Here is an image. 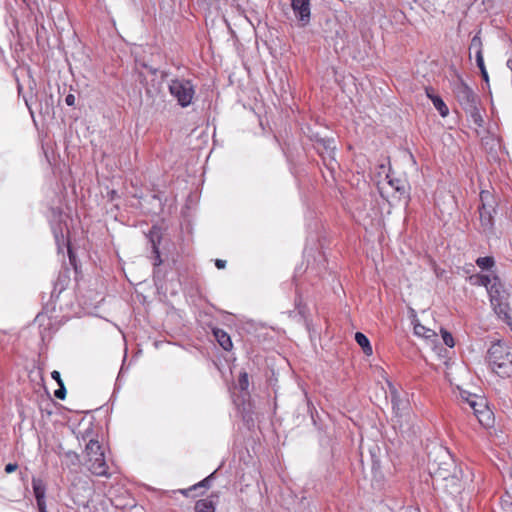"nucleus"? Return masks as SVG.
Returning <instances> with one entry per match:
<instances>
[{
  "label": "nucleus",
  "instance_id": "393cba45",
  "mask_svg": "<svg viewBox=\"0 0 512 512\" xmlns=\"http://www.w3.org/2000/svg\"><path fill=\"white\" fill-rule=\"evenodd\" d=\"M414 333L418 336L424 337L426 339L432 337L435 335V333L430 330L429 328H426L424 325L417 323L414 325Z\"/></svg>",
  "mask_w": 512,
  "mask_h": 512
},
{
  "label": "nucleus",
  "instance_id": "7ed1b4c3",
  "mask_svg": "<svg viewBox=\"0 0 512 512\" xmlns=\"http://www.w3.org/2000/svg\"><path fill=\"white\" fill-rule=\"evenodd\" d=\"M490 197L491 195L488 191H481V205L478 207L481 228L486 235L494 233V214L496 209L492 204L487 203Z\"/></svg>",
  "mask_w": 512,
  "mask_h": 512
},
{
  "label": "nucleus",
  "instance_id": "f257e3e1",
  "mask_svg": "<svg viewBox=\"0 0 512 512\" xmlns=\"http://www.w3.org/2000/svg\"><path fill=\"white\" fill-rule=\"evenodd\" d=\"M486 360L494 373L501 378L512 376V347L498 340L487 351Z\"/></svg>",
  "mask_w": 512,
  "mask_h": 512
},
{
  "label": "nucleus",
  "instance_id": "6ab92c4d",
  "mask_svg": "<svg viewBox=\"0 0 512 512\" xmlns=\"http://www.w3.org/2000/svg\"><path fill=\"white\" fill-rule=\"evenodd\" d=\"M85 452L88 457V460L93 457H96L97 454L104 453L102 451V446L100 445L99 441L94 438H90L89 442H87L85 446Z\"/></svg>",
  "mask_w": 512,
  "mask_h": 512
},
{
  "label": "nucleus",
  "instance_id": "1a4fd4ad",
  "mask_svg": "<svg viewBox=\"0 0 512 512\" xmlns=\"http://www.w3.org/2000/svg\"><path fill=\"white\" fill-rule=\"evenodd\" d=\"M487 292L491 303H494V301L506 300L507 293L498 275H494L492 277V282L488 286Z\"/></svg>",
  "mask_w": 512,
  "mask_h": 512
},
{
  "label": "nucleus",
  "instance_id": "0eeeda50",
  "mask_svg": "<svg viewBox=\"0 0 512 512\" xmlns=\"http://www.w3.org/2000/svg\"><path fill=\"white\" fill-rule=\"evenodd\" d=\"M311 0H291V7L301 26L309 24L311 19Z\"/></svg>",
  "mask_w": 512,
  "mask_h": 512
},
{
  "label": "nucleus",
  "instance_id": "a19ab883",
  "mask_svg": "<svg viewBox=\"0 0 512 512\" xmlns=\"http://www.w3.org/2000/svg\"><path fill=\"white\" fill-rule=\"evenodd\" d=\"M506 491L508 492L509 496H511V498H512V486L510 488H508Z\"/></svg>",
  "mask_w": 512,
  "mask_h": 512
},
{
  "label": "nucleus",
  "instance_id": "58836bf2",
  "mask_svg": "<svg viewBox=\"0 0 512 512\" xmlns=\"http://www.w3.org/2000/svg\"><path fill=\"white\" fill-rule=\"evenodd\" d=\"M142 66L146 68L151 74L156 75L158 69L152 66H148L147 64L143 63Z\"/></svg>",
  "mask_w": 512,
  "mask_h": 512
},
{
  "label": "nucleus",
  "instance_id": "4c0bfd02",
  "mask_svg": "<svg viewBox=\"0 0 512 512\" xmlns=\"http://www.w3.org/2000/svg\"><path fill=\"white\" fill-rule=\"evenodd\" d=\"M215 266H216L218 269H223V268H225V266H226V261H225V260H222V259H216V260H215Z\"/></svg>",
  "mask_w": 512,
  "mask_h": 512
},
{
  "label": "nucleus",
  "instance_id": "cd10ccee",
  "mask_svg": "<svg viewBox=\"0 0 512 512\" xmlns=\"http://www.w3.org/2000/svg\"><path fill=\"white\" fill-rule=\"evenodd\" d=\"M479 34H480V32H478L476 35H474V37L471 39V43H470V47H469L470 51L471 50L475 51V56L478 55V52L480 54H483L482 41H481Z\"/></svg>",
  "mask_w": 512,
  "mask_h": 512
},
{
  "label": "nucleus",
  "instance_id": "e433bc0d",
  "mask_svg": "<svg viewBox=\"0 0 512 512\" xmlns=\"http://www.w3.org/2000/svg\"><path fill=\"white\" fill-rule=\"evenodd\" d=\"M193 491H197L196 488H193V485L186 489H180L179 492L185 497H190Z\"/></svg>",
  "mask_w": 512,
  "mask_h": 512
},
{
  "label": "nucleus",
  "instance_id": "423d86ee",
  "mask_svg": "<svg viewBox=\"0 0 512 512\" xmlns=\"http://www.w3.org/2000/svg\"><path fill=\"white\" fill-rule=\"evenodd\" d=\"M312 140L316 143V151L325 161V154L330 157L329 163H325L326 167L333 172L334 165L336 163L333 154L335 147L333 146L334 140L330 138H321L318 135H315Z\"/></svg>",
  "mask_w": 512,
  "mask_h": 512
},
{
  "label": "nucleus",
  "instance_id": "c9c22d12",
  "mask_svg": "<svg viewBox=\"0 0 512 512\" xmlns=\"http://www.w3.org/2000/svg\"><path fill=\"white\" fill-rule=\"evenodd\" d=\"M75 101H76V98H75V95L74 94H68L66 97H65V103L68 105V106H74L75 105Z\"/></svg>",
  "mask_w": 512,
  "mask_h": 512
},
{
  "label": "nucleus",
  "instance_id": "c756f323",
  "mask_svg": "<svg viewBox=\"0 0 512 512\" xmlns=\"http://www.w3.org/2000/svg\"><path fill=\"white\" fill-rule=\"evenodd\" d=\"M441 335H442L443 342L446 346H448L450 348L454 347V345H455L454 338L450 332L441 328Z\"/></svg>",
  "mask_w": 512,
  "mask_h": 512
},
{
  "label": "nucleus",
  "instance_id": "f8f14e48",
  "mask_svg": "<svg viewBox=\"0 0 512 512\" xmlns=\"http://www.w3.org/2000/svg\"><path fill=\"white\" fill-rule=\"evenodd\" d=\"M32 488L33 493L36 499V504L38 509H42L46 507L45 494H46V484L40 478L33 477L32 478Z\"/></svg>",
  "mask_w": 512,
  "mask_h": 512
},
{
  "label": "nucleus",
  "instance_id": "bb28decb",
  "mask_svg": "<svg viewBox=\"0 0 512 512\" xmlns=\"http://www.w3.org/2000/svg\"><path fill=\"white\" fill-rule=\"evenodd\" d=\"M499 504L502 512H512V498L509 496L507 491L504 496L500 497Z\"/></svg>",
  "mask_w": 512,
  "mask_h": 512
},
{
  "label": "nucleus",
  "instance_id": "dca6fc26",
  "mask_svg": "<svg viewBox=\"0 0 512 512\" xmlns=\"http://www.w3.org/2000/svg\"><path fill=\"white\" fill-rule=\"evenodd\" d=\"M213 335L217 340L218 344L225 350L230 351L233 347L232 340L227 332L223 329L215 328L213 329Z\"/></svg>",
  "mask_w": 512,
  "mask_h": 512
},
{
  "label": "nucleus",
  "instance_id": "9b49d317",
  "mask_svg": "<svg viewBox=\"0 0 512 512\" xmlns=\"http://www.w3.org/2000/svg\"><path fill=\"white\" fill-rule=\"evenodd\" d=\"M161 236L158 233H155L154 231L150 232V242L152 245V259H153V266H154V278L158 276L159 269L158 267L162 264V259L159 251V244H160Z\"/></svg>",
  "mask_w": 512,
  "mask_h": 512
},
{
  "label": "nucleus",
  "instance_id": "39448f33",
  "mask_svg": "<svg viewBox=\"0 0 512 512\" xmlns=\"http://www.w3.org/2000/svg\"><path fill=\"white\" fill-rule=\"evenodd\" d=\"M466 403L482 426L490 427L493 424V412L487 406L485 399L473 395L466 399Z\"/></svg>",
  "mask_w": 512,
  "mask_h": 512
},
{
  "label": "nucleus",
  "instance_id": "5701e85b",
  "mask_svg": "<svg viewBox=\"0 0 512 512\" xmlns=\"http://www.w3.org/2000/svg\"><path fill=\"white\" fill-rule=\"evenodd\" d=\"M237 387L240 391L248 393L249 388V376L245 371L240 372L237 380Z\"/></svg>",
  "mask_w": 512,
  "mask_h": 512
},
{
  "label": "nucleus",
  "instance_id": "2eb2a0df",
  "mask_svg": "<svg viewBox=\"0 0 512 512\" xmlns=\"http://www.w3.org/2000/svg\"><path fill=\"white\" fill-rule=\"evenodd\" d=\"M493 310L508 326H512V316L510 314V307L506 300L494 301L491 303Z\"/></svg>",
  "mask_w": 512,
  "mask_h": 512
},
{
  "label": "nucleus",
  "instance_id": "20e7f679",
  "mask_svg": "<svg viewBox=\"0 0 512 512\" xmlns=\"http://www.w3.org/2000/svg\"><path fill=\"white\" fill-rule=\"evenodd\" d=\"M453 93L463 110H473L478 105L477 95L460 76L453 84Z\"/></svg>",
  "mask_w": 512,
  "mask_h": 512
},
{
  "label": "nucleus",
  "instance_id": "a211bd4d",
  "mask_svg": "<svg viewBox=\"0 0 512 512\" xmlns=\"http://www.w3.org/2000/svg\"><path fill=\"white\" fill-rule=\"evenodd\" d=\"M467 281L472 286H483L487 289L490 283L492 282V277H490L489 275L477 273L470 275L467 278Z\"/></svg>",
  "mask_w": 512,
  "mask_h": 512
},
{
  "label": "nucleus",
  "instance_id": "7c9ffc66",
  "mask_svg": "<svg viewBox=\"0 0 512 512\" xmlns=\"http://www.w3.org/2000/svg\"><path fill=\"white\" fill-rule=\"evenodd\" d=\"M93 429L91 427L87 428L84 432H79L77 435L78 440L88 441L90 438H93Z\"/></svg>",
  "mask_w": 512,
  "mask_h": 512
},
{
  "label": "nucleus",
  "instance_id": "f704fd0d",
  "mask_svg": "<svg viewBox=\"0 0 512 512\" xmlns=\"http://www.w3.org/2000/svg\"><path fill=\"white\" fill-rule=\"evenodd\" d=\"M51 377L57 382L58 386L61 385V383H64L61 378L60 372L57 370L52 371Z\"/></svg>",
  "mask_w": 512,
  "mask_h": 512
},
{
  "label": "nucleus",
  "instance_id": "6e6552de",
  "mask_svg": "<svg viewBox=\"0 0 512 512\" xmlns=\"http://www.w3.org/2000/svg\"><path fill=\"white\" fill-rule=\"evenodd\" d=\"M390 398L392 409L396 417H402L408 414L410 409L409 400L405 397H401L397 389L389 384Z\"/></svg>",
  "mask_w": 512,
  "mask_h": 512
},
{
  "label": "nucleus",
  "instance_id": "37998d69",
  "mask_svg": "<svg viewBox=\"0 0 512 512\" xmlns=\"http://www.w3.org/2000/svg\"><path fill=\"white\" fill-rule=\"evenodd\" d=\"M473 268V265L472 264H469V268H467V272H469L471 269Z\"/></svg>",
  "mask_w": 512,
  "mask_h": 512
},
{
  "label": "nucleus",
  "instance_id": "2f4dec72",
  "mask_svg": "<svg viewBox=\"0 0 512 512\" xmlns=\"http://www.w3.org/2000/svg\"><path fill=\"white\" fill-rule=\"evenodd\" d=\"M54 395L57 399L64 400L66 396V388L64 386V383H61L59 385V388L55 390Z\"/></svg>",
  "mask_w": 512,
  "mask_h": 512
},
{
  "label": "nucleus",
  "instance_id": "412c9836",
  "mask_svg": "<svg viewBox=\"0 0 512 512\" xmlns=\"http://www.w3.org/2000/svg\"><path fill=\"white\" fill-rule=\"evenodd\" d=\"M195 512H215V504L210 498L200 499L195 503Z\"/></svg>",
  "mask_w": 512,
  "mask_h": 512
},
{
  "label": "nucleus",
  "instance_id": "4468645a",
  "mask_svg": "<svg viewBox=\"0 0 512 512\" xmlns=\"http://www.w3.org/2000/svg\"><path fill=\"white\" fill-rule=\"evenodd\" d=\"M388 184L399 194L398 199H404L406 202L410 199V195L408 192L409 185L406 181L398 179V178H390L387 175Z\"/></svg>",
  "mask_w": 512,
  "mask_h": 512
},
{
  "label": "nucleus",
  "instance_id": "f03ea898",
  "mask_svg": "<svg viewBox=\"0 0 512 512\" xmlns=\"http://www.w3.org/2000/svg\"><path fill=\"white\" fill-rule=\"evenodd\" d=\"M169 93L176 99L177 104L186 108L193 102L195 96V85L190 79L177 77L171 79L168 84Z\"/></svg>",
  "mask_w": 512,
  "mask_h": 512
},
{
  "label": "nucleus",
  "instance_id": "ddd939ff",
  "mask_svg": "<svg viewBox=\"0 0 512 512\" xmlns=\"http://www.w3.org/2000/svg\"><path fill=\"white\" fill-rule=\"evenodd\" d=\"M426 96L432 101L435 109L439 112L442 117H446L449 114V109L443 99L435 94L432 87L425 88Z\"/></svg>",
  "mask_w": 512,
  "mask_h": 512
},
{
  "label": "nucleus",
  "instance_id": "4be33fe9",
  "mask_svg": "<svg viewBox=\"0 0 512 512\" xmlns=\"http://www.w3.org/2000/svg\"><path fill=\"white\" fill-rule=\"evenodd\" d=\"M475 263L482 270H490L495 266V259L492 256L478 257Z\"/></svg>",
  "mask_w": 512,
  "mask_h": 512
},
{
  "label": "nucleus",
  "instance_id": "79ce46f5",
  "mask_svg": "<svg viewBox=\"0 0 512 512\" xmlns=\"http://www.w3.org/2000/svg\"><path fill=\"white\" fill-rule=\"evenodd\" d=\"M38 512H47L46 507H43V510L42 509H38Z\"/></svg>",
  "mask_w": 512,
  "mask_h": 512
},
{
  "label": "nucleus",
  "instance_id": "f3484780",
  "mask_svg": "<svg viewBox=\"0 0 512 512\" xmlns=\"http://www.w3.org/2000/svg\"><path fill=\"white\" fill-rule=\"evenodd\" d=\"M58 455L63 459L67 467H77L80 465V456L72 450L64 451L63 453L59 452Z\"/></svg>",
  "mask_w": 512,
  "mask_h": 512
},
{
  "label": "nucleus",
  "instance_id": "aec40b11",
  "mask_svg": "<svg viewBox=\"0 0 512 512\" xmlns=\"http://www.w3.org/2000/svg\"><path fill=\"white\" fill-rule=\"evenodd\" d=\"M355 341L362 348L365 355L370 356L373 353L372 346L367 336L361 332H356Z\"/></svg>",
  "mask_w": 512,
  "mask_h": 512
},
{
  "label": "nucleus",
  "instance_id": "9d476101",
  "mask_svg": "<svg viewBox=\"0 0 512 512\" xmlns=\"http://www.w3.org/2000/svg\"><path fill=\"white\" fill-rule=\"evenodd\" d=\"M88 463L89 470L92 474L104 477L110 476V474L108 473V465L106 463L104 453L97 454L96 457L89 459Z\"/></svg>",
  "mask_w": 512,
  "mask_h": 512
},
{
  "label": "nucleus",
  "instance_id": "72a5a7b5",
  "mask_svg": "<svg viewBox=\"0 0 512 512\" xmlns=\"http://www.w3.org/2000/svg\"><path fill=\"white\" fill-rule=\"evenodd\" d=\"M17 469H18V464H17V463H8V464L5 466V472H6L7 474L13 473V472H15Z\"/></svg>",
  "mask_w": 512,
  "mask_h": 512
},
{
  "label": "nucleus",
  "instance_id": "b1692460",
  "mask_svg": "<svg viewBox=\"0 0 512 512\" xmlns=\"http://www.w3.org/2000/svg\"><path fill=\"white\" fill-rule=\"evenodd\" d=\"M295 306L297 310L296 316H299L300 320H306L308 308L300 296L295 299Z\"/></svg>",
  "mask_w": 512,
  "mask_h": 512
},
{
  "label": "nucleus",
  "instance_id": "473e14b6",
  "mask_svg": "<svg viewBox=\"0 0 512 512\" xmlns=\"http://www.w3.org/2000/svg\"><path fill=\"white\" fill-rule=\"evenodd\" d=\"M476 64H477V67L480 69V71L483 69H486L485 64H484L483 54H480L479 52H478V55H476Z\"/></svg>",
  "mask_w": 512,
  "mask_h": 512
},
{
  "label": "nucleus",
  "instance_id": "c85d7f7f",
  "mask_svg": "<svg viewBox=\"0 0 512 512\" xmlns=\"http://www.w3.org/2000/svg\"><path fill=\"white\" fill-rule=\"evenodd\" d=\"M465 111L470 114L473 122L477 126L481 127L483 125V118H482V116L480 114V111L478 109V105H475L473 110H465Z\"/></svg>",
  "mask_w": 512,
  "mask_h": 512
},
{
  "label": "nucleus",
  "instance_id": "a878e982",
  "mask_svg": "<svg viewBox=\"0 0 512 512\" xmlns=\"http://www.w3.org/2000/svg\"><path fill=\"white\" fill-rule=\"evenodd\" d=\"M216 471L212 472L210 475L205 477L203 480L199 481L198 483L193 485V488H196V490L199 489H209L212 485V481L215 478Z\"/></svg>",
  "mask_w": 512,
  "mask_h": 512
},
{
  "label": "nucleus",
  "instance_id": "ea45409f",
  "mask_svg": "<svg viewBox=\"0 0 512 512\" xmlns=\"http://www.w3.org/2000/svg\"><path fill=\"white\" fill-rule=\"evenodd\" d=\"M480 72H481V76H482L483 80H484L485 82H488V81H489V76H488V72H487V70H486V69H483V70H481Z\"/></svg>",
  "mask_w": 512,
  "mask_h": 512
}]
</instances>
